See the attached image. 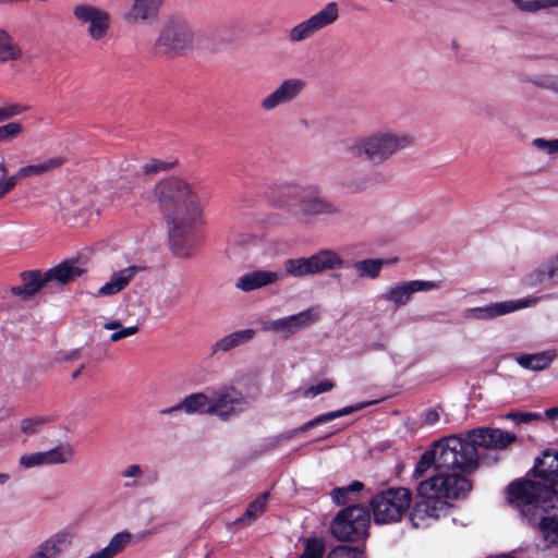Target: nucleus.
<instances>
[{
	"mask_svg": "<svg viewBox=\"0 0 558 558\" xmlns=\"http://www.w3.org/2000/svg\"><path fill=\"white\" fill-rule=\"evenodd\" d=\"M535 480L519 478L507 486V501L529 522L539 515L544 538L558 543V450L546 449L530 471Z\"/></svg>",
	"mask_w": 558,
	"mask_h": 558,
	"instance_id": "nucleus-1",
	"label": "nucleus"
},
{
	"mask_svg": "<svg viewBox=\"0 0 558 558\" xmlns=\"http://www.w3.org/2000/svg\"><path fill=\"white\" fill-rule=\"evenodd\" d=\"M169 227V243L174 255L190 257L203 242V233L196 226L202 219V206L192 185L170 177L160 180L154 189Z\"/></svg>",
	"mask_w": 558,
	"mask_h": 558,
	"instance_id": "nucleus-2",
	"label": "nucleus"
},
{
	"mask_svg": "<svg viewBox=\"0 0 558 558\" xmlns=\"http://www.w3.org/2000/svg\"><path fill=\"white\" fill-rule=\"evenodd\" d=\"M432 468L435 474L422 480L416 486V499L410 512V522L416 529L429 526L447 512L448 499L465 498L473 487L468 477L444 472L438 466L435 442L420 457L413 476L423 477Z\"/></svg>",
	"mask_w": 558,
	"mask_h": 558,
	"instance_id": "nucleus-3",
	"label": "nucleus"
},
{
	"mask_svg": "<svg viewBox=\"0 0 558 558\" xmlns=\"http://www.w3.org/2000/svg\"><path fill=\"white\" fill-rule=\"evenodd\" d=\"M517 440L513 433L493 427H478L460 435H450L435 441L438 451V466L444 472L466 475L477 470V448L504 450Z\"/></svg>",
	"mask_w": 558,
	"mask_h": 558,
	"instance_id": "nucleus-4",
	"label": "nucleus"
},
{
	"mask_svg": "<svg viewBox=\"0 0 558 558\" xmlns=\"http://www.w3.org/2000/svg\"><path fill=\"white\" fill-rule=\"evenodd\" d=\"M413 142L414 137L409 134L378 131L354 141L348 150L352 157L380 165L398 151L411 146Z\"/></svg>",
	"mask_w": 558,
	"mask_h": 558,
	"instance_id": "nucleus-5",
	"label": "nucleus"
},
{
	"mask_svg": "<svg viewBox=\"0 0 558 558\" xmlns=\"http://www.w3.org/2000/svg\"><path fill=\"white\" fill-rule=\"evenodd\" d=\"M412 492L407 487H388L375 494L369 500L374 522L390 524L400 522L411 512Z\"/></svg>",
	"mask_w": 558,
	"mask_h": 558,
	"instance_id": "nucleus-6",
	"label": "nucleus"
},
{
	"mask_svg": "<svg viewBox=\"0 0 558 558\" xmlns=\"http://www.w3.org/2000/svg\"><path fill=\"white\" fill-rule=\"evenodd\" d=\"M369 509L361 504L341 509L330 523V533L338 541L355 542L368 536Z\"/></svg>",
	"mask_w": 558,
	"mask_h": 558,
	"instance_id": "nucleus-7",
	"label": "nucleus"
},
{
	"mask_svg": "<svg viewBox=\"0 0 558 558\" xmlns=\"http://www.w3.org/2000/svg\"><path fill=\"white\" fill-rule=\"evenodd\" d=\"M284 197L291 198L290 201H280V206H294L300 209L303 218L310 219L318 215H333L339 211V208L330 201L320 195V191L316 185L296 186L289 185L282 190Z\"/></svg>",
	"mask_w": 558,
	"mask_h": 558,
	"instance_id": "nucleus-8",
	"label": "nucleus"
},
{
	"mask_svg": "<svg viewBox=\"0 0 558 558\" xmlns=\"http://www.w3.org/2000/svg\"><path fill=\"white\" fill-rule=\"evenodd\" d=\"M343 258L333 250H320L308 257L288 258L283 263L287 275L294 278L314 276L323 271L342 268Z\"/></svg>",
	"mask_w": 558,
	"mask_h": 558,
	"instance_id": "nucleus-9",
	"label": "nucleus"
},
{
	"mask_svg": "<svg viewBox=\"0 0 558 558\" xmlns=\"http://www.w3.org/2000/svg\"><path fill=\"white\" fill-rule=\"evenodd\" d=\"M193 33L187 23L180 19H170L162 26L154 44L156 54L173 57L192 47Z\"/></svg>",
	"mask_w": 558,
	"mask_h": 558,
	"instance_id": "nucleus-10",
	"label": "nucleus"
},
{
	"mask_svg": "<svg viewBox=\"0 0 558 558\" xmlns=\"http://www.w3.org/2000/svg\"><path fill=\"white\" fill-rule=\"evenodd\" d=\"M250 404L248 398L233 385H222L213 391L208 414L226 421L242 413Z\"/></svg>",
	"mask_w": 558,
	"mask_h": 558,
	"instance_id": "nucleus-11",
	"label": "nucleus"
},
{
	"mask_svg": "<svg viewBox=\"0 0 558 558\" xmlns=\"http://www.w3.org/2000/svg\"><path fill=\"white\" fill-rule=\"evenodd\" d=\"M338 16V4L336 2H329L323 10L292 27L289 33V39L293 43L302 41L322 28L332 24Z\"/></svg>",
	"mask_w": 558,
	"mask_h": 558,
	"instance_id": "nucleus-12",
	"label": "nucleus"
},
{
	"mask_svg": "<svg viewBox=\"0 0 558 558\" xmlns=\"http://www.w3.org/2000/svg\"><path fill=\"white\" fill-rule=\"evenodd\" d=\"M73 15L78 22L88 24V34L95 40L104 38L110 27L109 13L90 4L74 7Z\"/></svg>",
	"mask_w": 558,
	"mask_h": 558,
	"instance_id": "nucleus-13",
	"label": "nucleus"
},
{
	"mask_svg": "<svg viewBox=\"0 0 558 558\" xmlns=\"http://www.w3.org/2000/svg\"><path fill=\"white\" fill-rule=\"evenodd\" d=\"M305 86L306 84L303 80H286L260 101V108L265 111H270L280 105L291 102L299 97Z\"/></svg>",
	"mask_w": 558,
	"mask_h": 558,
	"instance_id": "nucleus-14",
	"label": "nucleus"
},
{
	"mask_svg": "<svg viewBox=\"0 0 558 558\" xmlns=\"http://www.w3.org/2000/svg\"><path fill=\"white\" fill-rule=\"evenodd\" d=\"M440 282L425 281V280H412L398 283L390 287L389 290L383 295L384 299L391 301L396 307L405 305L413 293L420 291H430L440 288Z\"/></svg>",
	"mask_w": 558,
	"mask_h": 558,
	"instance_id": "nucleus-15",
	"label": "nucleus"
},
{
	"mask_svg": "<svg viewBox=\"0 0 558 558\" xmlns=\"http://www.w3.org/2000/svg\"><path fill=\"white\" fill-rule=\"evenodd\" d=\"M316 319L317 315L312 310H306L288 317L268 322L264 326V330L275 331L287 338L299 331L301 328L311 325Z\"/></svg>",
	"mask_w": 558,
	"mask_h": 558,
	"instance_id": "nucleus-16",
	"label": "nucleus"
},
{
	"mask_svg": "<svg viewBox=\"0 0 558 558\" xmlns=\"http://www.w3.org/2000/svg\"><path fill=\"white\" fill-rule=\"evenodd\" d=\"M374 403H376V401L359 402V403L353 404V405H348V407H344V408L336 410V411H331V412H327V413L317 415L314 418H312V420L305 422L304 424L300 425L299 427H295V428H292V429L286 432L284 434L281 435V437L283 439H291L295 435H298L299 433L307 432L308 429H311V428H313L315 426H318L320 424L330 422L332 420H336V418L344 416V415L352 414V413H354L356 411H360V410H363V409H365L368 405H372Z\"/></svg>",
	"mask_w": 558,
	"mask_h": 558,
	"instance_id": "nucleus-17",
	"label": "nucleus"
},
{
	"mask_svg": "<svg viewBox=\"0 0 558 558\" xmlns=\"http://www.w3.org/2000/svg\"><path fill=\"white\" fill-rule=\"evenodd\" d=\"M20 278L22 286L12 287L10 292L22 300H28L49 283V280H46V271L41 272L40 270L22 271Z\"/></svg>",
	"mask_w": 558,
	"mask_h": 558,
	"instance_id": "nucleus-18",
	"label": "nucleus"
},
{
	"mask_svg": "<svg viewBox=\"0 0 558 558\" xmlns=\"http://www.w3.org/2000/svg\"><path fill=\"white\" fill-rule=\"evenodd\" d=\"M536 298H526L518 301H506L499 303H493L485 307L473 308L472 312L476 314V318H495L508 313H512L520 308L530 307L537 303Z\"/></svg>",
	"mask_w": 558,
	"mask_h": 558,
	"instance_id": "nucleus-19",
	"label": "nucleus"
},
{
	"mask_svg": "<svg viewBox=\"0 0 558 558\" xmlns=\"http://www.w3.org/2000/svg\"><path fill=\"white\" fill-rule=\"evenodd\" d=\"M281 276L271 270H253L241 276L235 287L244 292H250L276 283Z\"/></svg>",
	"mask_w": 558,
	"mask_h": 558,
	"instance_id": "nucleus-20",
	"label": "nucleus"
},
{
	"mask_svg": "<svg viewBox=\"0 0 558 558\" xmlns=\"http://www.w3.org/2000/svg\"><path fill=\"white\" fill-rule=\"evenodd\" d=\"M85 272L78 259H65L53 268L46 270V280L66 284Z\"/></svg>",
	"mask_w": 558,
	"mask_h": 558,
	"instance_id": "nucleus-21",
	"label": "nucleus"
},
{
	"mask_svg": "<svg viewBox=\"0 0 558 558\" xmlns=\"http://www.w3.org/2000/svg\"><path fill=\"white\" fill-rule=\"evenodd\" d=\"M161 3L162 0H134L125 14V20L133 24L154 21L158 16Z\"/></svg>",
	"mask_w": 558,
	"mask_h": 558,
	"instance_id": "nucleus-22",
	"label": "nucleus"
},
{
	"mask_svg": "<svg viewBox=\"0 0 558 558\" xmlns=\"http://www.w3.org/2000/svg\"><path fill=\"white\" fill-rule=\"evenodd\" d=\"M210 402L211 399H209L204 392H194L186 396L175 405L161 410L160 414H170L180 410H184L186 414H208L207 410L210 405Z\"/></svg>",
	"mask_w": 558,
	"mask_h": 558,
	"instance_id": "nucleus-23",
	"label": "nucleus"
},
{
	"mask_svg": "<svg viewBox=\"0 0 558 558\" xmlns=\"http://www.w3.org/2000/svg\"><path fill=\"white\" fill-rule=\"evenodd\" d=\"M256 330L252 328L233 331L221 339L217 340L210 348V355H215L218 351L229 352L241 347L254 339Z\"/></svg>",
	"mask_w": 558,
	"mask_h": 558,
	"instance_id": "nucleus-24",
	"label": "nucleus"
},
{
	"mask_svg": "<svg viewBox=\"0 0 558 558\" xmlns=\"http://www.w3.org/2000/svg\"><path fill=\"white\" fill-rule=\"evenodd\" d=\"M137 266H130L113 272L110 280L98 290L99 295H113L122 291L133 280L138 272Z\"/></svg>",
	"mask_w": 558,
	"mask_h": 558,
	"instance_id": "nucleus-25",
	"label": "nucleus"
},
{
	"mask_svg": "<svg viewBox=\"0 0 558 558\" xmlns=\"http://www.w3.org/2000/svg\"><path fill=\"white\" fill-rule=\"evenodd\" d=\"M556 359V351H543L533 354H522L517 357L518 364L531 371H543L550 366Z\"/></svg>",
	"mask_w": 558,
	"mask_h": 558,
	"instance_id": "nucleus-26",
	"label": "nucleus"
},
{
	"mask_svg": "<svg viewBox=\"0 0 558 558\" xmlns=\"http://www.w3.org/2000/svg\"><path fill=\"white\" fill-rule=\"evenodd\" d=\"M364 484L360 481H353L347 486L335 487L330 492L332 501L338 506H345L359 500V494L364 489Z\"/></svg>",
	"mask_w": 558,
	"mask_h": 558,
	"instance_id": "nucleus-27",
	"label": "nucleus"
},
{
	"mask_svg": "<svg viewBox=\"0 0 558 558\" xmlns=\"http://www.w3.org/2000/svg\"><path fill=\"white\" fill-rule=\"evenodd\" d=\"M269 493H262L256 499L251 501L244 513L234 521V524L250 525L266 510Z\"/></svg>",
	"mask_w": 558,
	"mask_h": 558,
	"instance_id": "nucleus-28",
	"label": "nucleus"
},
{
	"mask_svg": "<svg viewBox=\"0 0 558 558\" xmlns=\"http://www.w3.org/2000/svg\"><path fill=\"white\" fill-rule=\"evenodd\" d=\"M65 159L63 157H52L45 162L38 165H28L19 169V171L12 177H16V181L19 179L40 175L45 172L51 171L64 165Z\"/></svg>",
	"mask_w": 558,
	"mask_h": 558,
	"instance_id": "nucleus-29",
	"label": "nucleus"
},
{
	"mask_svg": "<svg viewBox=\"0 0 558 558\" xmlns=\"http://www.w3.org/2000/svg\"><path fill=\"white\" fill-rule=\"evenodd\" d=\"M72 543L71 534L65 531L58 532L50 536L39 546L49 558L58 557Z\"/></svg>",
	"mask_w": 558,
	"mask_h": 558,
	"instance_id": "nucleus-30",
	"label": "nucleus"
},
{
	"mask_svg": "<svg viewBox=\"0 0 558 558\" xmlns=\"http://www.w3.org/2000/svg\"><path fill=\"white\" fill-rule=\"evenodd\" d=\"M22 56L20 46L5 31L0 29V62L16 61Z\"/></svg>",
	"mask_w": 558,
	"mask_h": 558,
	"instance_id": "nucleus-31",
	"label": "nucleus"
},
{
	"mask_svg": "<svg viewBox=\"0 0 558 558\" xmlns=\"http://www.w3.org/2000/svg\"><path fill=\"white\" fill-rule=\"evenodd\" d=\"M44 456L43 464H62L70 461L74 454L71 446H59L48 451L40 452Z\"/></svg>",
	"mask_w": 558,
	"mask_h": 558,
	"instance_id": "nucleus-32",
	"label": "nucleus"
},
{
	"mask_svg": "<svg viewBox=\"0 0 558 558\" xmlns=\"http://www.w3.org/2000/svg\"><path fill=\"white\" fill-rule=\"evenodd\" d=\"M383 259H364L355 262L353 268L360 277L377 278L383 268Z\"/></svg>",
	"mask_w": 558,
	"mask_h": 558,
	"instance_id": "nucleus-33",
	"label": "nucleus"
},
{
	"mask_svg": "<svg viewBox=\"0 0 558 558\" xmlns=\"http://www.w3.org/2000/svg\"><path fill=\"white\" fill-rule=\"evenodd\" d=\"M326 545L322 537H307L304 539V549L299 558H324Z\"/></svg>",
	"mask_w": 558,
	"mask_h": 558,
	"instance_id": "nucleus-34",
	"label": "nucleus"
},
{
	"mask_svg": "<svg viewBox=\"0 0 558 558\" xmlns=\"http://www.w3.org/2000/svg\"><path fill=\"white\" fill-rule=\"evenodd\" d=\"M520 10L525 12H536L541 9L558 5V0H510Z\"/></svg>",
	"mask_w": 558,
	"mask_h": 558,
	"instance_id": "nucleus-35",
	"label": "nucleus"
},
{
	"mask_svg": "<svg viewBox=\"0 0 558 558\" xmlns=\"http://www.w3.org/2000/svg\"><path fill=\"white\" fill-rule=\"evenodd\" d=\"M327 558H365V554L356 547L339 545L328 553Z\"/></svg>",
	"mask_w": 558,
	"mask_h": 558,
	"instance_id": "nucleus-36",
	"label": "nucleus"
},
{
	"mask_svg": "<svg viewBox=\"0 0 558 558\" xmlns=\"http://www.w3.org/2000/svg\"><path fill=\"white\" fill-rule=\"evenodd\" d=\"M23 131L19 122H9L0 126V143H8L15 140Z\"/></svg>",
	"mask_w": 558,
	"mask_h": 558,
	"instance_id": "nucleus-37",
	"label": "nucleus"
},
{
	"mask_svg": "<svg viewBox=\"0 0 558 558\" xmlns=\"http://www.w3.org/2000/svg\"><path fill=\"white\" fill-rule=\"evenodd\" d=\"M140 178V172L135 169L132 170V173L130 175L120 177L117 184L118 189L123 190V192L120 194V197H124L125 199L129 198V195L132 191V184H134Z\"/></svg>",
	"mask_w": 558,
	"mask_h": 558,
	"instance_id": "nucleus-38",
	"label": "nucleus"
},
{
	"mask_svg": "<svg viewBox=\"0 0 558 558\" xmlns=\"http://www.w3.org/2000/svg\"><path fill=\"white\" fill-rule=\"evenodd\" d=\"M48 422L45 417H28L21 422V430L26 435H33L39 430V428Z\"/></svg>",
	"mask_w": 558,
	"mask_h": 558,
	"instance_id": "nucleus-39",
	"label": "nucleus"
},
{
	"mask_svg": "<svg viewBox=\"0 0 558 558\" xmlns=\"http://www.w3.org/2000/svg\"><path fill=\"white\" fill-rule=\"evenodd\" d=\"M335 387L333 381L329 379L322 380L317 385H312L308 388H306L303 392V396L305 398H314L320 393L328 392Z\"/></svg>",
	"mask_w": 558,
	"mask_h": 558,
	"instance_id": "nucleus-40",
	"label": "nucleus"
},
{
	"mask_svg": "<svg viewBox=\"0 0 558 558\" xmlns=\"http://www.w3.org/2000/svg\"><path fill=\"white\" fill-rule=\"evenodd\" d=\"M507 418L514 421L517 424L521 423H531L533 421H538L542 418L541 413L535 412H521V411H512L507 414Z\"/></svg>",
	"mask_w": 558,
	"mask_h": 558,
	"instance_id": "nucleus-41",
	"label": "nucleus"
},
{
	"mask_svg": "<svg viewBox=\"0 0 558 558\" xmlns=\"http://www.w3.org/2000/svg\"><path fill=\"white\" fill-rule=\"evenodd\" d=\"M173 163L171 162H165L158 159H153L149 162L145 163L141 170L145 174H154L159 171L168 170L172 167Z\"/></svg>",
	"mask_w": 558,
	"mask_h": 558,
	"instance_id": "nucleus-42",
	"label": "nucleus"
},
{
	"mask_svg": "<svg viewBox=\"0 0 558 558\" xmlns=\"http://www.w3.org/2000/svg\"><path fill=\"white\" fill-rule=\"evenodd\" d=\"M532 144L536 148L545 150L547 154L551 155L558 153V138L548 141L542 137H537L533 140Z\"/></svg>",
	"mask_w": 558,
	"mask_h": 558,
	"instance_id": "nucleus-43",
	"label": "nucleus"
},
{
	"mask_svg": "<svg viewBox=\"0 0 558 558\" xmlns=\"http://www.w3.org/2000/svg\"><path fill=\"white\" fill-rule=\"evenodd\" d=\"M545 278H547L546 268H537L525 277V284L529 287H535L543 283Z\"/></svg>",
	"mask_w": 558,
	"mask_h": 558,
	"instance_id": "nucleus-44",
	"label": "nucleus"
},
{
	"mask_svg": "<svg viewBox=\"0 0 558 558\" xmlns=\"http://www.w3.org/2000/svg\"><path fill=\"white\" fill-rule=\"evenodd\" d=\"M44 456L40 452L23 454L20 458V464L25 469L43 465Z\"/></svg>",
	"mask_w": 558,
	"mask_h": 558,
	"instance_id": "nucleus-45",
	"label": "nucleus"
},
{
	"mask_svg": "<svg viewBox=\"0 0 558 558\" xmlns=\"http://www.w3.org/2000/svg\"><path fill=\"white\" fill-rule=\"evenodd\" d=\"M137 326L121 327L110 336L111 342H118L126 337L133 336L138 332Z\"/></svg>",
	"mask_w": 558,
	"mask_h": 558,
	"instance_id": "nucleus-46",
	"label": "nucleus"
},
{
	"mask_svg": "<svg viewBox=\"0 0 558 558\" xmlns=\"http://www.w3.org/2000/svg\"><path fill=\"white\" fill-rule=\"evenodd\" d=\"M8 120L26 112L29 107L22 104H9L3 106Z\"/></svg>",
	"mask_w": 558,
	"mask_h": 558,
	"instance_id": "nucleus-47",
	"label": "nucleus"
},
{
	"mask_svg": "<svg viewBox=\"0 0 558 558\" xmlns=\"http://www.w3.org/2000/svg\"><path fill=\"white\" fill-rule=\"evenodd\" d=\"M16 186V177L0 179V198L13 191Z\"/></svg>",
	"mask_w": 558,
	"mask_h": 558,
	"instance_id": "nucleus-48",
	"label": "nucleus"
},
{
	"mask_svg": "<svg viewBox=\"0 0 558 558\" xmlns=\"http://www.w3.org/2000/svg\"><path fill=\"white\" fill-rule=\"evenodd\" d=\"M143 475V470L138 464H131L121 472V476L125 478L140 477Z\"/></svg>",
	"mask_w": 558,
	"mask_h": 558,
	"instance_id": "nucleus-49",
	"label": "nucleus"
},
{
	"mask_svg": "<svg viewBox=\"0 0 558 558\" xmlns=\"http://www.w3.org/2000/svg\"><path fill=\"white\" fill-rule=\"evenodd\" d=\"M545 268L548 279H554L556 277L558 278V255L549 259Z\"/></svg>",
	"mask_w": 558,
	"mask_h": 558,
	"instance_id": "nucleus-50",
	"label": "nucleus"
},
{
	"mask_svg": "<svg viewBox=\"0 0 558 558\" xmlns=\"http://www.w3.org/2000/svg\"><path fill=\"white\" fill-rule=\"evenodd\" d=\"M424 423L427 425H434L439 421V413L435 409H427L423 414Z\"/></svg>",
	"mask_w": 558,
	"mask_h": 558,
	"instance_id": "nucleus-51",
	"label": "nucleus"
},
{
	"mask_svg": "<svg viewBox=\"0 0 558 558\" xmlns=\"http://www.w3.org/2000/svg\"><path fill=\"white\" fill-rule=\"evenodd\" d=\"M122 326V324L119 320H112L108 322L104 325V328L107 330H119Z\"/></svg>",
	"mask_w": 558,
	"mask_h": 558,
	"instance_id": "nucleus-52",
	"label": "nucleus"
},
{
	"mask_svg": "<svg viewBox=\"0 0 558 558\" xmlns=\"http://www.w3.org/2000/svg\"><path fill=\"white\" fill-rule=\"evenodd\" d=\"M545 416L550 421L556 420L558 417V407L545 410Z\"/></svg>",
	"mask_w": 558,
	"mask_h": 558,
	"instance_id": "nucleus-53",
	"label": "nucleus"
},
{
	"mask_svg": "<svg viewBox=\"0 0 558 558\" xmlns=\"http://www.w3.org/2000/svg\"><path fill=\"white\" fill-rule=\"evenodd\" d=\"M179 300V294L175 293L173 294L172 296H168L167 299L163 300V303L167 307H170L172 306L173 304H175Z\"/></svg>",
	"mask_w": 558,
	"mask_h": 558,
	"instance_id": "nucleus-54",
	"label": "nucleus"
},
{
	"mask_svg": "<svg viewBox=\"0 0 558 558\" xmlns=\"http://www.w3.org/2000/svg\"><path fill=\"white\" fill-rule=\"evenodd\" d=\"M29 558H49L46 553L41 549V547H38V550L31 555Z\"/></svg>",
	"mask_w": 558,
	"mask_h": 558,
	"instance_id": "nucleus-55",
	"label": "nucleus"
},
{
	"mask_svg": "<svg viewBox=\"0 0 558 558\" xmlns=\"http://www.w3.org/2000/svg\"><path fill=\"white\" fill-rule=\"evenodd\" d=\"M0 172L2 173V179H8L7 178L8 168H7V165L4 162H0Z\"/></svg>",
	"mask_w": 558,
	"mask_h": 558,
	"instance_id": "nucleus-56",
	"label": "nucleus"
},
{
	"mask_svg": "<svg viewBox=\"0 0 558 558\" xmlns=\"http://www.w3.org/2000/svg\"><path fill=\"white\" fill-rule=\"evenodd\" d=\"M10 480V475L7 473H0V484H4Z\"/></svg>",
	"mask_w": 558,
	"mask_h": 558,
	"instance_id": "nucleus-57",
	"label": "nucleus"
},
{
	"mask_svg": "<svg viewBox=\"0 0 558 558\" xmlns=\"http://www.w3.org/2000/svg\"><path fill=\"white\" fill-rule=\"evenodd\" d=\"M7 120H8V118H7V114H5L4 108H3V106H2V107H0V122H4V121H7Z\"/></svg>",
	"mask_w": 558,
	"mask_h": 558,
	"instance_id": "nucleus-58",
	"label": "nucleus"
},
{
	"mask_svg": "<svg viewBox=\"0 0 558 558\" xmlns=\"http://www.w3.org/2000/svg\"><path fill=\"white\" fill-rule=\"evenodd\" d=\"M82 368H83V366H82V367H80L77 371H75V372L73 373V375H72L73 379H75V378H77V377L80 376V374H81V372H82Z\"/></svg>",
	"mask_w": 558,
	"mask_h": 558,
	"instance_id": "nucleus-59",
	"label": "nucleus"
},
{
	"mask_svg": "<svg viewBox=\"0 0 558 558\" xmlns=\"http://www.w3.org/2000/svg\"><path fill=\"white\" fill-rule=\"evenodd\" d=\"M124 486L125 487H133V486H137V483L136 482H133L132 484L126 483Z\"/></svg>",
	"mask_w": 558,
	"mask_h": 558,
	"instance_id": "nucleus-60",
	"label": "nucleus"
},
{
	"mask_svg": "<svg viewBox=\"0 0 558 558\" xmlns=\"http://www.w3.org/2000/svg\"><path fill=\"white\" fill-rule=\"evenodd\" d=\"M333 277L337 278V279H340L341 275L340 274H335Z\"/></svg>",
	"mask_w": 558,
	"mask_h": 558,
	"instance_id": "nucleus-61",
	"label": "nucleus"
},
{
	"mask_svg": "<svg viewBox=\"0 0 558 558\" xmlns=\"http://www.w3.org/2000/svg\"><path fill=\"white\" fill-rule=\"evenodd\" d=\"M364 190V186L356 187L354 191Z\"/></svg>",
	"mask_w": 558,
	"mask_h": 558,
	"instance_id": "nucleus-62",
	"label": "nucleus"
},
{
	"mask_svg": "<svg viewBox=\"0 0 558 558\" xmlns=\"http://www.w3.org/2000/svg\"><path fill=\"white\" fill-rule=\"evenodd\" d=\"M130 170V165L128 163V166L125 167V171H129Z\"/></svg>",
	"mask_w": 558,
	"mask_h": 558,
	"instance_id": "nucleus-63",
	"label": "nucleus"
}]
</instances>
